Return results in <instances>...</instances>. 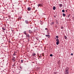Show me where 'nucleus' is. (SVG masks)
<instances>
[{"instance_id": "obj_1", "label": "nucleus", "mask_w": 74, "mask_h": 74, "mask_svg": "<svg viewBox=\"0 0 74 74\" xmlns=\"http://www.w3.org/2000/svg\"><path fill=\"white\" fill-rule=\"evenodd\" d=\"M65 74H69V68H66L65 69Z\"/></svg>"}, {"instance_id": "obj_2", "label": "nucleus", "mask_w": 74, "mask_h": 74, "mask_svg": "<svg viewBox=\"0 0 74 74\" xmlns=\"http://www.w3.org/2000/svg\"><path fill=\"white\" fill-rule=\"evenodd\" d=\"M56 41H57V42H56V45H59V40L58 38H57L56 39Z\"/></svg>"}, {"instance_id": "obj_3", "label": "nucleus", "mask_w": 74, "mask_h": 74, "mask_svg": "<svg viewBox=\"0 0 74 74\" xmlns=\"http://www.w3.org/2000/svg\"><path fill=\"white\" fill-rule=\"evenodd\" d=\"M25 23L26 24H27V25H29V21L28 20H25Z\"/></svg>"}, {"instance_id": "obj_4", "label": "nucleus", "mask_w": 74, "mask_h": 74, "mask_svg": "<svg viewBox=\"0 0 74 74\" xmlns=\"http://www.w3.org/2000/svg\"><path fill=\"white\" fill-rule=\"evenodd\" d=\"M38 7H42V4H39L38 5Z\"/></svg>"}, {"instance_id": "obj_5", "label": "nucleus", "mask_w": 74, "mask_h": 74, "mask_svg": "<svg viewBox=\"0 0 74 74\" xmlns=\"http://www.w3.org/2000/svg\"><path fill=\"white\" fill-rule=\"evenodd\" d=\"M26 37H27L28 38H30V36L29 35V34H27V35H26Z\"/></svg>"}, {"instance_id": "obj_6", "label": "nucleus", "mask_w": 74, "mask_h": 74, "mask_svg": "<svg viewBox=\"0 0 74 74\" xmlns=\"http://www.w3.org/2000/svg\"><path fill=\"white\" fill-rule=\"evenodd\" d=\"M59 5L60 7H63V5L62 4H59Z\"/></svg>"}, {"instance_id": "obj_7", "label": "nucleus", "mask_w": 74, "mask_h": 74, "mask_svg": "<svg viewBox=\"0 0 74 74\" xmlns=\"http://www.w3.org/2000/svg\"><path fill=\"white\" fill-rule=\"evenodd\" d=\"M32 56H35V55H36V54L35 53H33L32 54Z\"/></svg>"}, {"instance_id": "obj_8", "label": "nucleus", "mask_w": 74, "mask_h": 74, "mask_svg": "<svg viewBox=\"0 0 74 74\" xmlns=\"http://www.w3.org/2000/svg\"><path fill=\"white\" fill-rule=\"evenodd\" d=\"M45 36L46 37H48V38H49V37H50V35H46Z\"/></svg>"}, {"instance_id": "obj_9", "label": "nucleus", "mask_w": 74, "mask_h": 74, "mask_svg": "<svg viewBox=\"0 0 74 74\" xmlns=\"http://www.w3.org/2000/svg\"><path fill=\"white\" fill-rule=\"evenodd\" d=\"M29 33L30 34L32 33V31H31V30H29Z\"/></svg>"}, {"instance_id": "obj_10", "label": "nucleus", "mask_w": 74, "mask_h": 74, "mask_svg": "<svg viewBox=\"0 0 74 74\" xmlns=\"http://www.w3.org/2000/svg\"><path fill=\"white\" fill-rule=\"evenodd\" d=\"M62 16H64H64H66V14H65L64 13H63L62 14Z\"/></svg>"}, {"instance_id": "obj_11", "label": "nucleus", "mask_w": 74, "mask_h": 74, "mask_svg": "<svg viewBox=\"0 0 74 74\" xmlns=\"http://www.w3.org/2000/svg\"><path fill=\"white\" fill-rule=\"evenodd\" d=\"M53 10H56V7H55V6L53 7Z\"/></svg>"}, {"instance_id": "obj_12", "label": "nucleus", "mask_w": 74, "mask_h": 74, "mask_svg": "<svg viewBox=\"0 0 74 74\" xmlns=\"http://www.w3.org/2000/svg\"><path fill=\"white\" fill-rule=\"evenodd\" d=\"M64 38L65 39H67V36H64Z\"/></svg>"}, {"instance_id": "obj_13", "label": "nucleus", "mask_w": 74, "mask_h": 74, "mask_svg": "<svg viewBox=\"0 0 74 74\" xmlns=\"http://www.w3.org/2000/svg\"><path fill=\"white\" fill-rule=\"evenodd\" d=\"M27 10H31V8L29 7L27 8Z\"/></svg>"}, {"instance_id": "obj_14", "label": "nucleus", "mask_w": 74, "mask_h": 74, "mask_svg": "<svg viewBox=\"0 0 74 74\" xmlns=\"http://www.w3.org/2000/svg\"><path fill=\"white\" fill-rule=\"evenodd\" d=\"M65 11L64 10H62V12H65Z\"/></svg>"}, {"instance_id": "obj_15", "label": "nucleus", "mask_w": 74, "mask_h": 74, "mask_svg": "<svg viewBox=\"0 0 74 74\" xmlns=\"http://www.w3.org/2000/svg\"><path fill=\"white\" fill-rule=\"evenodd\" d=\"M2 29H3V30H5V29L4 27H3Z\"/></svg>"}, {"instance_id": "obj_16", "label": "nucleus", "mask_w": 74, "mask_h": 74, "mask_svg": "<svg viewBox=\"0 0 74 74\" xmlns=\"http://www.w3.org/2000/svg\"><path fill=\"white\" fill-rule=\"evenodd\" d=\"M71 15V14H69V15H68L67 17H70V16Z\"/></svg>"}, {"instance_id": "obj_17", "label": "nucleus", "mask_w": 74, "mask_h": 74, "mask_svg": "<svg viewBox=\"0 0 74 74\" xmlns=\"http://www.w3.org/2000/svg\"><path fill=\"white\" fill-rule=\"evenodd\" d=\"M50 56L51 57H52V56H53V55H52V54H50Z\"/></svg>"}, {"instance_id": "obj_18", "label": "nucleus", "mask_w": 74, "mask_h": 74, "mask_svg": "<svg viewBox=\"0 0 74 74\" xmlns=\"http://www.w3.org/2000/svg\"><path fill=\"white\" fill-rule=\"evenodd\" d=\"M56 37L57 38H59V36H56Z\"/></svg>"}, {"instance_id": "obj_19", "label": "nucleus", "mask_w": 74, "mask_h": 74, "mask_svg": "<svg viewBox=\"0 0 74 74\" xmlns=\"http://www.w3.org/2000/svg\"><path fill=\"white\" fill-rule=\"evenodd\" d=\"M15 55H16V54H15V52H14L13 55V56H15Z\"/></svg>"}, {"instance_id": "obj_20", "label": "nucleus", "mask_w": 74, "mask_h": 74, "mask_svg": "<svg viewBox=\"0 0 74 74\" xmlns=\"http://www.w3.org/2000/svg\"><path fill=\"white\" fill-rule=\"evenodd\" d=\"M12 60H13V62H14V61H15V59H12Z\"/></svg>"}, {"instance_id": "obj_21", "label": "nucleus", "mask_w": 74, "mask_h": 74, "mask_svg": "<svg viewBox=\"0 0 74 74\" xmlns=\"http://www.w3.org/2000/svg\"><path fill=\"white\" fill-rule=\"evenodd\" d=\"M23 60H21V62L22 63H23Z\"/></svg>"}, {"instance_id": "obj_22", "label": "nucleus", "mask_w": 74, "mask_h": 74, "mask_svg": "<svg viewBox=\"0 0 74 74\" xmlns=\"http://www.w3.org/2000/svg\"><path fill=\"white\" fill-rule=\"evenodd\" d=\"M71 55L72 56H73V53H71Z\"/></svg>"}, {"instance_id": "obj_23", "label": "nucleus", "mask_w": 74, "mask_h": 74, "mask_svg": "<svg viewBox=\"0 0 74 74\" xmlns=\"http://www.w3.org/2000/svg\"><path fill=\"white\" fill-rule=\"evenodd\" d=\"M61 29H63V27H61Z\"/></svg>"}, {"instance_id": "obj_24", "label": "nucleus", "mask_w": 74, "mask_h": 74, "mask_svg": "<svg viewBox=\"0 0 74 74\" xmlns=\"http://www.w3.org/2000/svg\"><path fill=\"white\" fill-rule=\"evenodd\" d=\"M33 32H35V30H34H34H33Z\"/></svg>"}, {"instance_id": "obj_25", "label": "nucleus", "mask_w": 74, "mask_h": 74, "mask_svg": "<svg viewBox=\"0 0 74 74\" xmlns=\"http://www.w3.org/2000/svg\"><path fill=\"white\" fill-rule=\"evenodd\" d=\"M24 33L25 34V35H27V34L26 33Z\"/></svg>"}, {"instance_id": "obj_26", "label": "nucleus", "mask_w": 74, "mask_h": 74, "mask_svg": "<svg viewBox=\"0 0 74 74\" xmlns=\"http://www.w3.org/2000/svg\"><path fill=\"white\" fill-rule=\"evenodd\" d=\"M13 58H14V59H15V57H13Z\"/></svg>"}, {"instance_id": "obj_27", "label": "nucleus", "mask_w": 74, "mask_h": 74, "mask_svg": "<svg viewBox=\"0 0 74 74\" xmlns=\"http://www.w3.org/2000/svg\"><path fill=\"white\" fill-rule=\"evenodd\" d=\"M20 69H22V67H20Z\"/></svg>"}, {"instance_id": "obj_28", "label": "nucleus", "mask_w": 74, "mask_h": 74, "mask_svg": "<svg viewBox=\"0 0 74 74\" xmlns=\"http://www.w3.org/2000/svg\"><path fill=\"white\" fill-rule=\"evenodd\" d=\"M66 12H67V10H66Z\"/></svg>"}, {"instance_id": "obj_29", "label": "nucleus", "mask_w": 74, "mask_h": 74, "mask_svg": "<svg viewBox=\"0 0 74 74\" xmlns=\"http://www.w3.org/2000/svg\"><path fill=\"white\" fill-rule=\"evenodd\" d=\"M47 28H45V30H47Z\"/></svg>"}, {"instance_id": "obj_30", "label": "nucleus", "mask_w": 74, "mask_h": 74, "mask_svg": "<svg viewBox=\"0 0 74 74\" xmlns=\"http://www.w3.org/2000/svg\"><path fill=\"white\" fill-rule=\"evenodd\" d=\"M55 38V40H56V38Z\"/></svg>"}, {"instance_id": "obj_31", "label": "nucleus", "mask_w": 74, "mask_h": 74, "mask_svg": "<svg viewBox=\"0 0 74 74\" xmlns=\"http://www.w3.org/2000/svg\"><path fill=\"white\" fill-rule=\"evenodd\" d=\"M28 11H30V10H28Z\"/></svg>"}, {"instance_id": "obj_32", "label": "nucleus", "mask_w": 74, "mask_h": 74, "mask_svg": "<svg viewBox=\"0 0 74 74\" xmlns=\"http://www.w3.org/2000/svg\"><path fill=\"white\" fill-rule=\"evenodd\" d=\"M54 17H55V18H56V16H54Z\"/></svg>"}, {"instance_id": "obj_33", "label": "nucleus", "mask_w": 74, "mask_h": 74, "mask_svg": "<svg viewBox=\"0 0 74 74\" xmlns=\"http://www.w3.org/2000/svg\"><path fill=\"white\" fill-rule=\"evenodd\" d=\"M12 12H14V10H12Z\"/></svg>"}, {"instance_id": "obj_34", "label": "nucleus", "mask_w": 74, "mask_h": 74, "mask_svg": "<svg viewBox=\"0 0 74 74\" xmlns=\"http://www.w3.org/2000/svg\"><path fill=\"white\" fill-rule=\"evenodd\" d=\"M28 41H29V38H28Z\"/></svg>"}, {"instance_id": "obj_35", "label": "nucleus", "mask_w": 74, "mask_h": 74, "mask_svg": "<svg viewBox=\"0 0 74 74\" xmlns=\"http://www.w3.org/2000/svg\"><path fill=\"white\" fill-rule=\"evenodd\" d=\"M41 56H39V58H41Z\"/></svg>"}, {"instance_id": "obj_36", "label": "nucleus", "mask_w": 74, "mask_h": 74, "mask_svg": "<svg viewBox=\"0 0 74 74\" xmlns=\"http://www.w3.org/2000/svg\"><path fill=\"white\" fill-rule=\"evenodd\" d=\"M14 66V65H13L12 66V67H13Z\"/></svg>"}, {"instance_id": "obj_37", "label": "nucleus", "mask_w": 74, "mask_h": 74, "mask_svg": "<svg viewBox=\"0 0 74 74\" xmlns=\"http://www.w3.org/2000/svg\"><path fill=\"white\" fill-rule=\"evenodd\" d=\"M25 32H26V31H25Z\"/></svg>"}, {"instance_id": "obj_38", "label": "nucleus", "mask_w": 74, "mask_h": 74, "mask_svg": "<svg viewBox=\"0 0 74 74\" xmlns=\"http://www.w3.org/2000/svg\"><path fill=\"white\" fill-rule=\"evenodd\" d=\"M3 11H4V10H3Z\"/></svg>"}, {"instance_id": "obj_39", "label": "nucleus", "mask_w": 74, "mask_h": 74, "mask_svg": "<svg viewBox=\"0 0 74 74\" xmlns=\"http://www.w3.org/2000/svg\"><path fill=\"white\" fill-rule=\"evenodd\" d=\"M23 21H24V20H23Z\"/></svg>"}, {"instance_id": "obj_40", "label": "nucleus", "mask_w": 74, "mask_h": 74, "mask_svg": "<svg viewBox=\"0 0 74 74\" xmlns=\"http://www.w3.org/2000/svg\"><path fill=\"white\" fill-rule=\"evenodd\" d=\"M7 20H8V19H7Z\"/></svg>"}]
</instances>
